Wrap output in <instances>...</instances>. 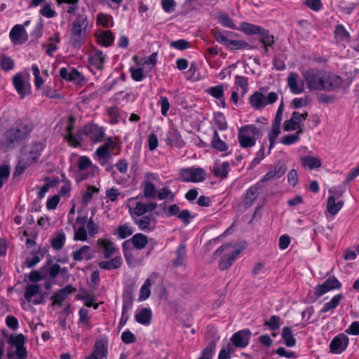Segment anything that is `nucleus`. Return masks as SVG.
<instances>
[{"label":"nucleus","instance_id":"obj_1","mask_svg":"<svg viewBox=\"0 0 359 359\" xmlns=\"http://www.w3.org/2000/svg\"><path fill=\"white\" fill-rule=\"evenodd\" d=\"M33 129V125L28 121L15 122L6 130L0 140V149L9 151L18 147L26 140Z\"/></svg>","mask_w":359,"mask_h":359},{"label":"nucleus","instance_id":"obj_2","mask_svg":"<svg viewBox=\"0 0 359 359\" xmlns=\"http://www.w3.org/2000/svg\"><path fill=\"white\" fill-rule=\"evenodd\" d=\"M304 81L310 90H332L341 85L339 76L316 69H309L302 72Z\"/></svg>","mask_w":359,"mask_h":359},{"label":"nucleus","instance_id":"obj_3","mask_svg":"<svg viewBox=\"0 0 359 359\" xmlns=\"http://www.w3.org/2000/svg\"><path fill=\"white\" fill-rule=\"evenodd\" d=\"M88 26V18L86 14L78 15L72 24L70 41L75 48H79L86 36Z\"/></svg>","mask_w":359,"mask_h":359},{"label":"nucleus","instance_id":"obj_4","mask_svg":"<svg viewBox=\"0 0 359 359\" xmlns=\"http://www.w3.org/2000/svg\"><path fill=\"white\" fill-rule=\"evenodd\" d=\"M261 135L260 130L255 125H246L238 129V140L241 147H252Z\"/></svg>","mask_w":359,"mask_h":359},{"label":"nucleus","instance_id":"obj_5","mask_svg":"<svg viewBox=\"0 0 359 359\" xmlns=\"http://www.w3.org/2000/svg\"><path fill=\"white\" fill-rule=\"evenodd\" d=\"M278 95L275 92H270L267 95L256 91L250 97L249 102L257 110L262 109L267 104H272L278 100Z\"/></svg>","mask_w":359,"mask_h":359},{"label":"nucleus","instance_id":"obj_6","mask_svg":"<svg viewBox=\"0 0 359 359\" xmlns=\"http://www.w3.org/2000/svg\"><path fill=\"white\" fill-rule=\"evenodd\" d=\"M180 179L183 182H203L207 173L205 170L201 168H187L180 170Z\"/></svg>","mask_w":359,"mask_h":359},{"label":"nucleus","instance_id":"obj_7","mask_svg":"<svg viewBox=\"0 0 359 359\" xmlns=\"http://www.w3.org/2000/svg\"><path fill=\"white\" fill-rule=\"evenodd\" d=\"M26 337L22 334H11L8 340V343L12 346L15 347L16 359H25L27 356V352L25 344Z\"/></svg>","mask_w":359,"mask_h":359},{"label":"nucleus","instance_id":"obj_8","mask_svg":"<svg viewBox=\"0 0 359 359\" xmlns=\"http://www.w3.org/2000/svg\"><path fill=\"white\" fill-rule=\"evenodd\" d=\"M43 149L44 144L42 142H33L24 149L22 153V157H24L25 160L28 161V163L32 164L38 159Z\"/></svg>","mask_w":359,"mask_h":359},{"label":"nucleus","instance_id":"obj_9","mask_svg":"<svg viewBox=\"0 0 359 359\" xmlns=\"http://www.w3.org/2000/svg\"><path fill=\"white\" fill-rule=\"evenodd\" d=\"M41 287L38 284L28 285L24 293V297L28 302H32L37 305L43 303L44 297L40 292Z\"/></svg>","mask_w":359,"mask_h":359},{"label":"nucleus","instance_id":"obj_10","mask_svg":"<svg viewBox=\"0 0 359 359\" xmlns=\"http://www.w3.org/2000/svg\"><path fill=\"white\" fill-rule=\"evenodd\" d=\"M251 332L248 330H240L234 333L231 338V344L233 348H243L246 347L250 341Z\"/></svg>","mask_w":359,"mask_h":359},{"label":"nucleus","instance_id":"obj_11","mask_svg":"<svg viewBox=\"0 0 359 359\" xmlns=\"http://www.w3.org/2000/svg\"><path fill=\"white\" fill-rule=\"evenodd\" d=\"M349 343L348 337L344 333L337 335L330 344V352L339 354L344 351Z\"/></svg>","mask_w":359,"mask_h":359},{"label":"nucleus","instance_id":"obj_12","mask_svg":"<svg viewBox=\"0 0 359 359\" xmlns=\"http://www.w3.org/2000/svg\"><path fill=\"white\" fill-rule=\"evenodd\" d=\"M341 287L339 281L335 277H332L327 278L323 284L318 285L314 289V293L316 296L320 297L332 290L339 289Z\"/></svg>","mask_w":359,"mask_h":359},{"label":"nucleus","instance_id":"obj_13","mask_svg":"<svg viewBox=\"0 0 359 359\" xmlns=\"http://www.w3.org/2000/svg\"><path fill=\"white\" fill-rule=\"evenodd\" d=\"M82 133L86 135H90L93 141L100 142L104 135V130L96 124L86 125L82 129Z\"/></svg>","mask_w":359,"mask_h":359},{"label":"nucleus","instance_id":"obj_14","mask_svg":"<svg viewBox=\"0 0 359 359\" xmlns=\"http://www.w3.org/2000/svg\"><path fill=\"white\" fill-rule=\"evenodd\" d=\"M299 76L296 72H290L287 79V86L293 94H300L304 91V83H299Z\"/></svg>","mask_w":359,"mask_h":359},{"label":"nucleus","instance_id":"obj_15","mask_svg":"<svg viewBox=\"0 0 359 359\" xmlns=\"http://www.w3.org/2000/svg\"><path fill=\"white\" fill-rule=\"evenodd\" d=\"M13 83L21 98H24L27 95L29 94V85L25 83L24 77L21 74H17L13 76Z\"/></svg>","mask_w":359,"mask_h":359},{"label":"nucleus","instance_id":"obj_16","mask_svg":"<svg viewBox=\"0 0 359 359\" xmlns=\"http://www.w3.org/2000/svg\"><path fill=\"white\" fill-rule=\"evenodd\" d=\"M286 170L287 168L285 165L283 163L279 162L273 169L269 170L260 181L263 183L268 180L278 179L285 173Z\"/></svg>","mask_w":359,"mask_h":359},{"label":"nucleus","instance_id":"obj_17","mask_svg":"<svg viewBox=\"0 0 359 359\" xmlns=\"http://www.w3.org/2000/svg\"><path fill=\"white\" fill-rule=\"evenodd\" d=\"M135 223L138 226L140 230L150 232L156 228V219L154 217L146 215L140 218L135 219Z\"/></svg>","mask_w":359,"mask_h":359},{"label":"nucleus","instance_id":"obj_18","mask_svg":"<svg viewBox=\"0 0 359 359\" xmlns=\"http://www.w3.org/2000/svg\"><path fill=\"white\" fill-rule=\"evenodd\" d=\"M97 243V245L103 250V255L106 259L111 257L118 250L114 243L108 239L99 238Z\"/></svg>","mask_w":359,"mask_h":359},{"label":"nucleus","instance_id":"obj_19","mask_svg":"<svg viewBox=\"0 0 359 359\" xmlns=\"http://www.w3.org/2000/svg\"><path fill=\"white\" fill-rule=\"evenodd\" d=\"M88 60L92 66H94L97 69L102 70L105 62V55L103 54L102 51L95 50L90 53Z\"/></svg>","mask_w":359,"mask_h":359},{"label":"nucleus","instance_id":"obj_20","mask_svg":"<svg viewBox=\"0 0 359 359\" xmlns=\"http://www.w3.org/2000/svg\"><path fill=\"white\" fill-rule=\"evenodd\" d=\"M93 251L88 245H83L80 249L72 252L74 261L89 260L92 258Z\"/></svg>","mask_w":359,"mask_h":359},{"label":"nucleus","instance_id":"obj_21","mask_svg":"<svg viewBox=\"0 0 359 359\" xmlns=\"http://www.w3.org/2000/svg\"><path fill=\"white\" fill-rule=\"evenodd\" d=\"M108 353L107 348L102 341H97L93 348V353L87 359H104Z\"/></svg>","mask_w":359,"mask_h":359},{"label":"nucleus","instance_id":"obj_22","mask_svg":"<svg viewBox=\"0 0 359 359\" xmlns=\"http://www.w3.org/2000/svg\"><path fill=\"white\" fill-rule=\"evenodd\" d=\"M75 291V288H74L71 285H67L65 287L58 290L57 292L52 296L51 299H53V305H61L65 300L67 295L72 293Z\"/></svg>","mask_w":359,"mask_h":359},{"label":"nucleus","instance_id":"obj_23","mask_svg":"<svg viewBox=\"0 0 359 359\" xmlns=\"http://www.w3.org/2000/svg\"><path fill=\"white\" fill-rule=\"evenodd\" d=\"M166 142L169 145H175L177 147H182L184 145V142L178 132L175 128H171L167 133Z\"/></svg>","mask_w":359,"mask_h":359},{"label":"nucleus","instance_id":"obj_24","mask_svg":"<svg viewBox=\"0 0 359 359\" xmlns=\"http://www.w3.org/2000/svg\"><path fill=\"white\" fill-rule=\"evenodd\" d=\"M297 116H299L298 111H294L290 119L285 121L283 125V130L285 131L299 130V129H302L301 122Z\"/></svg>","mask_w":359,"mask_h":359},{"label":"nucleus","instance_id":"obj_25","mask_svg":"<svg viewBox=\"0 0 359 359\" xmlns=\"http://www.w3.org/2000/svg\"><path fill=\"white\" fill-rule=\"evenodd\" d=\"M261 181L258 182L256 184L252 186L246 192L245 197L244 198L245 205L250 206L252 204L255 199L257 198L258 191L262 187Z\"/></svg>","mask_w":359,"mask_h":359},{"label":"nucleus","instance_id":"obj_26","mask_svg":"<svg viewBox=\"0 0 359 359\" xmlns=\"http://www.w3.org/2000/svg\"><path fill=\"white\" fill-rule=\"evenodd\" d=\"M123 260L121 256H116L109 261H102L98 264L100 269L104 270H111L118 269L121 266Z\"/></svg>","mask_w":359,"mask_h":359},{"label":"nucleus","instance_id":"obj_27","mask_svg":"<svg viewBox=\"0 0 359 359\" xmlns=\"http://www.w3.org/2000/svg\"><path fill=\"white\" fill-rule=\"evenodd\" d=\"M95 36L99 43L106 47L110 46L114 40V36L110 30L100 32L97 33Z\"/></svg>","mask_w":359,"mask_h":359},{"label":"nucleus","instance_id":"obj_28","mask_svg":"<svg viewBox=\"0 0 359 359\" xmlns=\"http://www.w3.org/2000/svg\"><path fill=\"white\" fill-rule=\"evenodd\" d=\"M240 27L241 30L247 34H259L261 36L262 32L266 31L260 26L248 22H241Z\"/></svg>","mask_w":359,"mask_h":359},{"label":"nucleus","instance_id":"obj_29","mask_svg":"<svg viewBox=\"0 0 359 359\" xmlns=\"http://www.w3.org/2000/svg\"><path fill=\"white\" fill-rule=\"evenodd\" d=\"M241 250H236L229 255L223 257L219 263V268L221 270H226L229 268L237 256L241 253Z\"/></svg>","mask_w":359,"mask_h":359},{"label":"nucleus","instance_id":"obj_30","mask_svg":"<svg viewBox=\"0 0 359 359\" xmlns=\"http://www.w3.org/2000/svg\"><path fill=\"white\" fill-rule=\"evenodd\" d=\"M343 205L342 201L336 203L334 196H330L327 199V209L330 215H335L342 208Z\"/></svg>","mask_w":359,"mask_h":359},{"label":"nucleus","instance_id":"obj_31","mask_svg":"<svg viewBox=\"0 0 359 359\" xmlns=\"http://www.w3.org/2000/svg\"><path fill=\"white\" fill-rule=\"evenodd\" d=\"M151 318V311L149 309L143 308L135 315V320L140 324L148 325Z\"/></svg>","mask_w":359,"mask_h":359},{"label":"nucleus","instance_id":"obj_32","mask_svg":"<svg viewBox=\"0 0 359 359\" xmlns=\"http://www.w3.org/2000/svg\"><path fill=\"white\" fill-rule=\"evenodd\" d=\"M131 241L134 248L141 250L143 249L148 243V238L147 236L143 233H138L132 237Z\"/></svg>","mask_w":359,"mask_h":359},{"label":"nucleus","instance_id":"obj_33","mask_svg":"<svg viewBox=\"0 0 359 359\" xmlns=\"http://www.w3.org/2000/svg\"><path fill=\"white\" fill-rule=\"evenodd\" d=\"M211 145L213 149L219 151H225L228 149V145L220 139L217 130L214 131Z\"/></svg>","mask_w":359,"mask_h":359},{"label":"nucleus","instance_id":"obj_34","mask_svg":"<svg viewBox=\"0 0 359 359\" xmlns=\"http://www.w3.org/2000/svg\"><path fill=\"white\" fill-rule=\"evenodd\" d=\"M144 196L147 198H154L156 197L157 191L154 184L149 181H144L142 184Z\"/></svg>","mask_w":359,"mask_h":359},{"label":"nucleus","instance_id":"obj_35","mask_svg":"<svg viewBox=\"0 0 359 359\" xmlns=\"http://www.w3.org/2000/svg\"><path fill=\"white\" fill-rule=\"evenodd\" d=\"M133 233V231L128 224L118 226L114 231V234L117 235L119 239H124Z\"/></svg>","mask_w":359,"mask_h":359},{"label":"nucleus","instance_id":"obj_36","mask_svg":"<svg viewBox=\"0 0 359 359\" xmlns=\"http://www.w3.org/2000/svg\"><path fill=\"white\" fill-rule=\"evenodd\" d=\"M343 297L344 296L342 294H338L333 297L330 302L325 304L323 309L320 310V313H325L335 309L339 305Z\"/></svg>","mask_w":359,"mask_h":359},{"label":"nucleus","instance_id":"obj_37","mask_svg":"<svg viewBox=\"0 0 359 359\" xmlns=\"http://www.w3.org/2000/svg\"><path fill=\"white\" fill-rule=\"evenodd\" d=\"M302 164L304 167H309L311 170L318 168L321 166V162L320 159L311 156H307L302 158Z\"/></svg>","mask_w":359,"mask_h":359},{"label":"nucleus","instance_id":"obj_38","mask_svg":"<svg viewBox=\"0 0 359 359\" xmlns=\"http://www.w3.org/2000/svg\"><path fill=\"white\" fill-rule=\"evenodd\" d=\"M282 337L284 339L285 344L287 346L292 347L295 345L296 340L290 327H283L282 332Z\"/></svg>","mask_w":359,"mask_h":359},{"label":"nucleus","instance_id":"obj_39","mask_svg":"<svg viewBox=\"0 0 359 359\" xmlns=\"http://www.w3.org/2000/svg\"><path fill=\"white\" fill-rule=\"evenodd\" d=\"M229 171V163L224 162L221 165L215 166L213 169V173L217 177L226 178Z\"/></svg>","mask_w":359,"mask_h":359},{"label":"nucleus","instance_id":"obj_40","mask_svg":"<svg viewBox=\"0 0 359 359\" xmlns=\"http://www.w3.org/2000/svg\"><path fill=\"white\" fill-rule=\"evenodd\" d=\"M260 42L263 43L264 47V53H266L269 50V47H271L274 43V37L273 35H271L269 31L266 30L264 32H262L261 35Z\"/></svg>","mask_w":359,"mask_h":359},{"label":"nucleus","instance_id":"obj_41","mask_svg":"<svg viewBox=\"0 0 359 359\" xmlns=\"http://www.w3.org/2000/svg\"><path fill=\"white\" fill-rule=\"evenodd\" d=\"M186 246L184 244H181L177 248L176 254L177 258L173 260V265L175 266H180L183 264L184 257L186 256Z\"/></svg>","mask_w":359,"mask_h":359},{"label":"nucleus","instance_id":"obj_42","mask_svg":"<svg viewBox=\"0 0 359 359\" xmlns=\"http://www.w3.org/2000/svg\"><path fill=\"white\" fill-rule=\"evenodd\" d=\"M206 93L217 100H222L224 97V88L223 85H218L208 88Z\"/></svg>","mask_w":359,"mask_h":359},{"label":"nucleus","instance_id":"obj_43","mask_svg":"<svg viewBox=\"0 0 359 359\" xmlns=\"http://www.w3.org/2000/svg\"><path fill=\"white\" fill-rule=\"evenodd\" d=\"M280 133V125L273 123L271 132L268 134V137L270 141L269 151L273 147L276 140Z\"/></svg>","mask_w":359,"mask_h":359},{"label":"nucleus","instance_id":"obj_44","mask_svg":"<svg viewBox=\"0 0 359 359\" xmlns=\"http://www.w3.org/2000/svg\"><path fill=\"white\" fill-rule=\"evenodd\" d=\"M74 235V240L75 241H86L88 239V233L83 226H79L76 228V225L73 226Z\"/></svg>","mask_w":359,"mask_h":359},{"label":"nucleus","instance_id":"obj_45","mask_svg":"<svg viewBox=\"0 0 359 359\" xmlns=\"http://www.w3.org/2000/svg\"><path fill=\"white\" fill-rule=\"evenodd\" d=\"M303 133V129H299L296 133L284 136L280 142L285 145H290L299 140V135Z\"/></svg>","mask_w":359,"mask_h":359},{"label":"nucleus","instance_id":"obj_46","mask_svg":"<svg viewBox=\"0 0 359 359\" xmlns=\"http://www.w3.org/2000/svg\"><path fill=\"white\" fill-rule=\"evenodd\" d=\"M65 240L66 236L64 233H58L57 236L55 238H53L51 241L52 247L56 250L62 249L64 246Z\"/></svg>","mask_w":359,"mask_h":359},{"label":"nucleus","instance_id":"obj_47","mask_svg":"<svg viewBox=\"0 0 359 359\" xmlns=\"http://www.w3.org/2000/svg\"><path fill=\"white\" fill-rule=\"evenodd\" d=\"M334 34L336 38L344 41H348L350 37L349 33L342 25H338L336 26Z\"/></svg>","mask_w":359,"mask_h":359},{"label":"nucleus","instance_id":"obj_48","mask_svg":"<svg viewBox=\"0 0 359 359\" xmlns=\"http://www.w3.org/2000/svg\"><path fill=\"white\" fill-rule=\"evenodd\" d=\"M1 61H0V67L4 71H10L13 69L14 67V61L11 57L5 55H1L0 56Z\"/></svg>","mask_w":359,"mask_h":359},{"label":"nucleus","instance_id":"obj_49","mask_svg":"<svg viewBox=\"0 0 359 359\" xmlns=\"http://www.w3.org/2000/svg\"><path fill=\"white\" fill-rule=\"evenodd\" d=\"M215 348L216 343L211 341L208 346L202 351L201 356L198 359H212Z\"/></svg>","mask_w":359,"mask_h":359},{"label":"nucleus","instance_id":"obj_50","mask_svg":"<svg viewBox=\"0 0 359 359\" xmlns=\"http://www.w3.org/2000/svg\"><path fill=\"white\" fill-rule=\"evenodd\" d=\"M65 139L68 142L70 146L74 147L80 146L82 140L81 135L79 133H77L76 135L67 134L65 136Z\"/></svg>","mask_w":359,"mask_h":359},{"label":"nucleus","instance_id":"obj_51","mask_svg":"<svg viewBox=\"0 0 359 359\" xmlns=\"http://www.w3.org/2000/svg\"><path fill=\"white\" fill-rule=\"evenodd\" d=\"M218 20L224 27L231 29L236 28V25L232 19L226 13H220L218 15Z\"/></svg>","mask_w":359,"mask_h":359},{"label":"nucleus","instance_id":"obj_52","mask_svg":"<svg viewBox=\"0 0 359 359\" xmlns=\"http://www.w3.org/2000/svg\"><path fill=\"white\" fill-rule=\"evenodd\" d=\"M150 285H151L150 280L147 279V280L145 281V283H144V285L142 286V287L140 289V296H139L140 301L145 300L149 297L150 293H151V291L149 289Z\"/></svg>","mask_w":359,"mask_h":359},{"label":"nucleus","instance_id":"obj_53","mask_svg":"<svg viewBox=\"0 0 359 359\" xmlns=\"http://www.w3.org/2000/svg\"><path fill=\"white\" fill-rule=\"evenodd\" d=\"M123 307L126 309H130L133 302V294L132 291L126 290L123 294Z\"/></svg>","mask_w":359,"mask_h":359},{"label":"nucleus","instance_id":"obj_54","mask_svg":"<svg viewBox=\"0 0 359 359\" xmlns=\"http://www.w3.org/2000/svg\"><path fill=\"white\" fill-rule=\"evenodd\" d=\"M98 191H99L98 188L93 187V186H88L86 191L83 195L82 202L86 204L88 203L91 201L93 194L95 193H97Z\"/></svg>","mask_w":359,"mask_h":359},{"label":"nucleus","instance_id":"obj_55","mask_svg":"<svg viewBox=\"0 0 359 359\" xmlns=\"http://www.w3.org/2000/svg\"><path fill=\"white\" fill-rule=\"evenodd\" d=\"M77 165L80 171H83L91 167L92 161L88 157L82 156L79 157Z\"/></svg>","mask_w":359,"mask_h":359},{"label":"nucleus","instance_id":"obj_56","mask_svg":"<svg viewBox=\"0 0 359 359\" xmlns=\"http://www.w3.org/2000/svg\"><path fill=\"white\" fill-rule=\"evenodd\" d=\"M33 74L34 76V84L36 88H40L43 84V80L40 76V70L36 65H33L32 67Z\"/></svg>","mask_w":359,"mask_h":359},{"label":"nucleus","instance_id":"obj_57","mask_svg":"<svg viewBox=\"0 0 359 359\" xmlns=\"http://www.w3.org/2000/svg\"><path fill=\"white\" fill-rule=\"evenodd\" d=\"M25 32V29L22 25H15L11 31L10 32V38L11 40L17 41L20 36L21 34Z\"/></svg>","mask_w":359,"mask_h":359},{"label":"nucleus","instance_id":"obj_58","mask_svg":"<svg viewBox=\"0 0 359 359\" xmlns=\"http://www.w3.org/2000/svg\"><path fill=\"white\" fill-rule=\"evenodd\" d=\"M280 319L278 316H272L269 320L265 321L264 325L269 327L271 330H275L280 327Z\"/></svg>","mask_w":359,"mask_h":359},{"label":"nucleus","instance_id":"obj_59","mask_svg":"<svg viewBox=\"0 0 359 359\" xmlns=\"http://www.w3.org/2000/svg\"><path fill=\"white\" fill-rule=\"evenodd\" d=\"M235 84L241 88L243 94L247 92L248 86V78L242 76H236L235 77Z\"/></svg>","mask_w":359,"mask_h":359},{"label":"nucleus","instance_id":"obj_60","mask_svg":"<svg viewBox=\"0 0 359 359\" xmlns=\"http://www.w3.org/2000/svg\"><path fill=\"white\" fill-rule=\"evenodd\" d=\"M170 46L177 50H185L189 48V42L184 39L173 41L170 43Z\"/></svg>","mask_w":359,"mask_h":359},{"label":"nucleus","instance_id":"obj_61","mask_svg":"<svg viewBox=\"0 0 359 359\" xmlns=\"http://www.w3.org/2000/svg\"><path fill=\"white\" fill-rule=\"evenodd\" d=\"M248 46V43L243 41L229 40L226 47L232 50H238Z\"/></svg>","mask_w":359,"mask_h":359},{"label":"nucleus","instance_id":"obj_62","mask_svg":"<svg viewBox=\"0 0 359 359\" xmlns=\"http://www.w3.org/2000/svg\"><path fill=\"white\" fill-rule=\"evenodd\" d=\"M10 175V167L6 165L0 166V189L2 187L4 182L8 178Z\"/></svg>","mask_w":359,"mask_h":359},{"label":"nucleus","instance_id":"obj_63","mask_svg":"<svg viewBox=\"0 0 359 359\" xmlns=\"http://www.w3.org/2000/svg\"><path fill=\"white\" fill-rule=\"evenodd\" d=\"M234 351L235 349L233 348V346H231V344L229 343L226 348L220 351L218 359H229L231 358V353Z\"/></svg>","mask_w":359,"mask_h":359},{"label":"nucleus","instance_id":"obj_64","mask_svg":"<svg viewBox=\"0 0 359 359\" xmlns=\"http://www.w3.org/2000/svg\"><path fill=\"white\" fill-rule=\"evenodd\" d=\"M84 80V77L76 69L72 68L70 71V80L76 83H80Z\"/></svg>","mask_w":359,"mask_h":359}]
</instances>
